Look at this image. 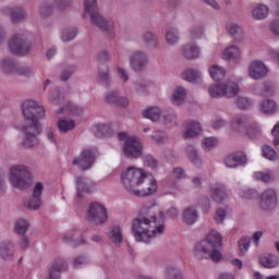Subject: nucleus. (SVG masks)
<instances>
[{
	"instance_id": "1",
	"label": "nucleus",
	"mask_w": 279,
	"mask_h": 279,
	"mask_svg": "<svg viewBox=\"0 0 279 279\" xmlns=\"http://www.w3.org/2000/svg\"><path fill=\"white\" fill-rule=\"evenodd\" d=\"M140 217L131 222V232L137 243H150L156 236L165 233V211L158 215L144 205L138 210Z\"/></svg>"
},
{
	"instance_id": "2",
	"label": "nucleus",
	"mask_w": 279,
	"mask_h": 279,
	"mask_svg": "<svg viewBox=\"0 0 279 279\" xmlns=\"http://www.w3.org/2000/svg\"><path fill=\"white\" fill-rule=\"evenodd\" d=\"M24 123L22 132L24 133L23 146L32 149L38 145V135L43 132L40 119H45V107L36 102V100H26L22 105Z\"/></svg>"
},
{
	"instance_id": "3",
	"label": "nucleus",
	"mask_w": 279,
	"mask_h": 279,
	"mask_svg": "<svg viewBox=\"0 0 279 279\" xmlns=\"http://www.w3.org/2000/svg\"><path fill=\"white\" fill-rule=\"evenodd\" d=\"M222 238L217 230H211L205 240L198 242L194 247V256L197 260L210 258L214 263L223 260V255L219 251L221 247Z\"/></svg>"
},
{
	"instance_id": "4",
	"label": "nucleus",
	"mask_w": 279,
	"mask_h": 279,
	"mask_svg": "<svg viewBox=\"0 0 279 279\" xmlns=\"http://www.w3.org/2000/svg\"><path fill=\"white\" fill-rule=\"evenodd\" d=\"M10 182L14 189L25 191L32 186V171L25 165H15L10 168Z\"/></svg>"
},
{
	"instance_id": "5",
	"label": "nucleus",
	"mask_w": 279,
	"mask_h": 279,
	"mask_svg": "<svg viewBox=\"0 0 279 279\" xmlns=\"http://www.w3.org/2000/svg\"><path fill=\"white\" fill-rule=\"evenodd\" d=\"M84 8L89 14L93 25H96V27L102 32H111V29H114V22L112 20H107L99 14L97 0H84Z\"/></svg>"
},
{
	"instance_id": "6",
	"label": "nucleus",
	"mask_w": 279,
	"mask_h": 279,
	"mask_svg": "<svg viewBox=\"0 0 279 279\" xmlns=\"http://www.w3.org/2000/svg\"><path fill=\"white\" fill-rule=\"evenodd\" d=\"M147 175V172L141 168H136L134 166H131L126 168V170L122 174V184L129 191V193H132L134 195L135 191L138 186H141V183Z\"/></svg>"
},
{
	"instance_id": "7",
	"label": "nucleus",
	"mask_w": 279,
	"mask_h": 279,
	"mask_svg": "<svg viewBox=\"0 0 279 279\" xmlns=\"http://www.w3.org/2000/svg\"><path fill=\"white\" fill-rule=\"evenodd\" d=\"M34 46L29 38L25 37V35H15L9 40V51L11 53H16L17 56H27L32 53Z\"/></svg>"
},
{
	"instance_id": "8",
	"label": "nucleus",
	"mask_w": 279,
	"mask_h": 279,
	"mask_svg": "<svg viewBox=\"0 0 279 279\" xmlns=\"http://www.w3.org/2000/svg\"><path fill=\"white\" fill-rule=\"evenodd\" d=\"M108 219V211L106 207L100 203H92L87 209V221L95 223L96 226H101L106 223Z\"/></svg>"
},
{
	"instance_id": "9",
	"label": "nucleus",
	"mask_w": 279,
	"mask_h": 279,
	"mask_svg": "<svg viewBox=\"0 0 279 279\" xmlns=\"http://www.w3.org/2000/svg\"><path fill=\"white\" fill-rule=\"evenodd\" d=\"M157 191L158 182L151 174H146V177H144L142 183H140L137 190H135V193H133V195H135L136 197H149L151 195H156Z\"/></svg>"
},
{
	"instance_id": "10",
	"label": "nucleus",
	"mask_w": 279,
	"mask_h": 279,
	"mask_svg": "<svg viewBox=\"0 0 279 279\" xmlns=\"http://www.w3.org/2000/svg\"><path fill=\"white\" fill-rule=\"evenodd\" d=\"M122 153L125 158H141L143 156V143L138 137H129L124 141Z\"/></svg>"
},
{
	"instance_id": "11",
	"label": "nucleus",
	"mask_w": 279,
	"mask_h": 279,
	"mask_svg": "<svg viewBox=\"0 0 279 279\" xmlns=\"http://www.w3.org/2000/svg\"><path fill=\"white\" fill-rule=\"evenodd\" d=\"M269 74V68L260 60L251 61L248 64V77L251 80H265Z\"/></svg>"
},
{
	"instance_id": "12",
	"label": "nucleus",
	"mask_w": 279,
	"mask_h": 279,
	"mask_svg": "<svg viewBox=\"0 0 279 279\" xmlns=\"http://www.w3.org/2000/svg\"><path fill=\"white\" fill-rule=\"evenodd\" d=\"M95 162V155L93 150L86 149L81 153V155L73 159L72 165L78 167L81 171H88L93 163Z\"/></svg>"
},
{
	"instance_id": "13",
	"label": "nucleus",
	"mask_w": 279,
	"mask_h": 279,
	"mask_svg": "<svg viewBox=\"0 0 279 279\" xmlns=\"http://www.w3.org/2000/svg\"><path fill=\"white\" fill-rule=\"evenodd\" d=\"M209 196L216 204H223L230 197L226 185L221 183H215L209 187Z\"/></svg>"
},
{
	"instance_id": "14",
	"label": "nucleus",
	"mask_w": 279,
	"mask_h": 279,
	"mask_svg": "<svg viewBox=\"0 0 279 279\" xmlns=\"http://www.w3.org/2000/svg\"><path fill=\"white\" fill-rule=\"evenodd\" d=\"M278 204V194L276 190L268 189L260 196V207L264 210H271V208H276Z\"/></svg>"
},
{
	"instance_id": "15",
	"label": "nucleus",
	"mask_w": 279,
	"mask_h": 279,
	"mask_svg": "<svg viewBox=\"0 0 279 279\" xmlns=\"http://www.w3.org/2000/svg\"><path fill=\"white\" fill-rule=\"evenodd\" d=\"M2 13L5 16H10L11 23L14 25H17V23H23L27 16L25 10L21 7H5L2 9Z\"/></svg>"
},
{
	"instance_id": "16",
	"label": "nucleus",
	"mask_w": 279,
	"mask_h": 279,
	"mask_svg": "<svg viewBox=\"0 0 279 279\" xmlns=\"http://www.w3.org/2000/svg\"><path fill=\"white\" fill-rule=\"evenodd\" d=\"M225 165L229 169L243 167V165H247V156L243 153H232L225 158Z\"/></svg>"
},
{
	"instance_id": "17",
	"label": "nucleus",
	"mask_w": 279,
	"mask_h": 279,
	"mask_svg": "<svg viewBox=\"0 0 279 279\" xmlns=\"http://www.w3.org/2000/svg\"><path fill=\"white\" fill-rule=\"evenodd\" d=\"M95 189V183L86 177L76 178V192L77 196L82 197L84 193H93Z\"/></svg>"
},
{
	"instance_id": "18",
	"label": "nucleus",
	"mask_w": 279,
	"mask_h": 279,
	"mask_svg": "<svg viewBox=\"0 0 279 279\" xmlns=\"http://www.w3.org/2000/svg\"><path fill=\"white\" fill-rule=\"evenodd\" d=\"M130 62L134 71H143L147 66V54L143 51H135L132 53Z\"/></svg>"
},
{
	"instance_id": "19",
	"label": "nucleus",
	"mask_w": 279,
	"mask_h": 279,
	"mask_svg": "<svg viewBox=\"0 0 279 279\" xmlns=\"http://www.w3.org/2000/svg\"><path fill=\"white\" fill-rule=\"evenodd\" d=\"M66 262L62 258H58L56 259L50 269L49 272L47 275V279H60V274H62V271H66Z\"/></svg>"
},
{
	"instance_id": "20",
	"label": "nucleus",
	"mask_w": 279,
	"mask_h": 279,
	"mask_svg": "<svg viewBox=\"0 0 279 279\" xmlns=\"http://www.w3.org/2000/svg\"><path fill=\"white\" fill-rule=\"evenodd\" d=\"M227 32L232 36L235 43H243L245 40V31L239 24H227Z\"/></svg>"
},
{
	"instance_id": "21",
	"label": "nucleus",
	"mask_w": 279,
	"mask_h": 279,
	"mask_svg": "<svg viewBox=\"0 0 279 279\" xmlns=\"http://www.w3.org/2000/svg\"><path fill=\"white\" fill-rule=\"evenodd\" d=\"M242 56L243 50H241L236 45L227 47L222 52L223 60H228L229 62L241 60Z\"/></svg>"
},
{
	"instance_id": "22",
	"label": "nucleus",
	"mask_w": 279,
	"mask_h": 279,
	"mask_svg": "<svg viewBox=\"0 0 279 279\" xmlns=\"http://www.w3.org/2000/svg\"><path fill=\"white\" fill-rule=\"evenodd\" d=\"M181 53L186 60H195L199 58V47L192 43L185 44L181 48Z\"/></svg>"
},
{
	"instance_id": "23",
	"label": "nucleus",
	"mask_w": 279,
	"mask_h": 279,
	"mask_svg": "<svg viewBox=\"0 0 279 279\" xmlns=\"http://www.w3.org/2000/svg\"><path fill=\"white\" fill-rule=\"evenodd\" d=\"M259 263L263 265V267H266L267 269H274V267H278L279 265V258L277 255H262L259 257Z\"/></svg>"
},
{
	"instance_id": "24",
	"label": "nucleus",
	"mask_w": 279,
	"mask_h": 279,
	"mask_svg": "<svg viewBox=\"0 0 279 279\" xmlns=\"http://www.w3.org/2000/svg\"><path fill=\"white\" fill-rule=\"evenodd\" d=\"M142 40L148 49H156L158 47V36L153 32H146L142 35Z\"/></svg>"
},
{
	"instance_id": "25",
	"label": "nucleus",
	"mask_w": 279,
	"mask_h": 279,
	"mask_svg": "<svg viewBox=\"0 0 279 279\" xmlns=\"http://www.w3.org/2000/svg\"><path fill=\"white\" fill-rule=\"evenodd\" d=\"M19 63H15L12 59H3L0 62V68L7 75H15Z\"/></svg>"
},
{
	"instance_id": "26",
	"label": "nucleus",
	"mask_w": 279,
	"mask_h": 279,
	"mask_svg": "<svg viewBox=\"0 0 279 279\" xmlns=\"http://www.w3.org/2000/svg\"><path fill=\"white\" fill-rule=\"evenodd\" d=\"M225 97H236L238 93H241V87L235 82L229 81L227 83H222Z\"/></svg>"
},
{
	"instance_id": "27",
	"label": "nucleus",
	"mask_w": 279,
	"mask_h": 279,
	"mask_svg": "<svg viewBox=\"0 0 279 279\" xmlns=\"http://www.w3.org/2000/svg\"><path fill=\"white\" fill-rule=\"evenodd\" d=\"M14 256V245L11 242H2L0 244V257L3 260H10Z\"/></svg>"
},
{
	"instance_id": "28",
	"label": "nucleus",
	"mask_w": 279,
	"mask_h": 279,
	"mask_svg": "<svg viewBox=\"0 0 279 279\" xmlns=\"http://www.w3.org/2000/svg\"><path fill=\"white\" fill-rule=\"evenodd\" d=\"M260 112L263 114H276L278 111V105H276V101L271 99H266L260 102Z\"/></svg>"
},
{
	"instance_id": "29",
	"label": "nucleus",
	"mask_w": 279,
	"mask_h": 279,
	"mask_svg": "<svg viewBox=\"0 0 279 279\" xmlns=\"http://www.w3.org/2000/svg\"><path fill=\"white\" fill-rule=\"evenodd\" d=\"M197 210L195 207H186L183 211V221L186 226H193L197 221Z\"/></svg>"
},
{
	"instance_id": "30",
	"label": "nucleus",
	"mask_w": 279,
	"mask_h": 279,
	"mask_svg": "<svg viewBox=\"0 0 279 279\" xmlns=\"http://www.w3.org/2000/svg\"><path fill=\"white\" fill-rule=\"evenodd\" d=\"M186 99V89L184 87H177L172 94V104L182 106Z\"/></svg>"
},
{
	"instance_id": "31",
	"label": "nucleus",
	"mask_w": 279,
	"mask_h": 279,
	"mask_svg": "<svg viewBox=\"0 0 279 279\" xmlns=\"http://www.w3.org/2000/svg\"><path fill=\"white\" fill-rule=\"evenodd\" d=\"M109 236L114 245H121L123 243V230L119 226L111 228Z\"/></svg>"
},
{
	"instance_id": "32",
	"label": "nucleus",
	"mask_w": 279,
	"mask_h": 279,
	"mask_svg": "<svg viewBox=\"0 0 279 279\" xmlns=\"http://www.w3.org/2000/svg\"><path fill=\"white\" fill-rule=\"evenodd\" d=\"M252 14L255 21H263V19H267V15L269 14V7L258 4L255 9H253Z\"/></svg>"
},
{
	"instance_id": "33",
	"label": "nucleus",
	"mask_w": 279,
	"mask_h": 279,
	"mask_svg": "<svg viewBox=\"0 0 279 279\" xmlns=\"http://www.w3.org/2000/svg\"><path fill=\"white\" fill-rule=\"evenodd\" d=\"M166 41L168 45H178L180 43V31L171 27L166 32Z\"/></svg>"
},
{
	"instance_id": "34",
	"label": "nucleus",
	"mask_w": 279,
	"mask_h": 279,
	"mask_svg": "<svg viewBox=\"0 0 279 279\" xmlns=\"http://www.w3.org/2000/svg\"><path fill=\"white\" fill-rule=\"evenodd\" d=\"M182 80H185V82H197L202 80V73L194 69H187L182 72Z\"/></svg>"
},
{
	"instance_id": "35",
	"label": "nucleus",
	"mask_w": 279,
	"mask_h": 279,
	"mask_svg": "<svg viewBox=\"0 0 279 279\" xmlns=\"http://www.w3.org/2000/svg\"><path fill=\"white\" fill-rule=\"evenodd\" d=\"M209 75L215 82H221L226 77V70L219 65H211L209 68Z\"/></svg>"
},
{
	"instance_id": "36",
	"label": "nucleus",
	"mask_w": 279,
	"mask_h": 279,
	"mask_svg": "<svg viewBox=\"0 0 279 279\" xmlns=\"http://www.w3.org/2000/svg\"><path fill=\"white\" fill-rule=\"evenodd\" d=\"M202 132L199 122H191L189 129L184 132V138H195Z\"/></svg>"
},
{
	"instance_id": "37",
	"label": "nucleus",
	"mask_w": 279,
	"mask_h": 279,
	"mask_svg": "<svg viewBox=\"0 0 279 279\" xmlns=\"http://www.w3.org/2000/svg\"><path fill=\"white\" fill-rule=\"evenodd\" d=\"M59 132L66 134V132H71V130H75V121L71 119H61L58 121Z\"/></svg>"
},
{
	"instance_id": "38",
	"label": "nucleus",
	"mask_w": 279,
	"mask_h": 279,
	"mask_svg": "<svg viewBox=\"0 0 279 279\" xmlns=\"http://www.w3.org/2000/svg\"><path fill=\"white\" fill-rule=\"evenodd\" d=\"M162 116V112L158 107H150L145 110L144 117L146 119H149L150 121H160V117Z\"/></svg>"
},
{
	"instance_id": "39",
	"label": "nucleus",
	"mask_w": 279,
	"mask_h": 279,
	"mask_svg": "<svg viewBox=\"0 0 279 279\" xmlns=\"http://www.w3.org/2000/svg\"><path fill=\"white\" fill-rule=\"evenodd\" d=\"M208 94L210 95V97H214L215 99L219 97H225L223 83L210 85L208 87Z\"/></svg>"
},
{
	"instance_id": "40",
	"label": "nucleus",
	"mask_w": 279,
	"mask_h": 279,
	"mask_svg": "<svg viewBox=\"0 0 279 279\" xmlns=\"http://www.w3.org/2000/svg\"><path fill=\"white\" fill-rule=\"evenodd\" d=\"M29 228V222L25 219H17L14 225V230L16 234H25Z\"/></svg>"
},
{
	"instance_id": "41",
	"label": "nucleus",
	"mask_w": 279,
	"mask_h": 279,
	"mask_svg": "<svg viewBox=\"0 0 279 279\" xmlns=\"http://www.w3.org/2000/svg\"><path fill=\"white\" fill-rule=\"evenodd\" d=\"M245 123H247V118L243 116H238L233 118L232 130H234V132H241V128L244 126Z\"/></svg>"
},
{
	"instance_id": "42",
	"label": "nucleus",
	"mask_w": 279,
	"mask_h": 279,
	"mask_svg": "<svg viewBox=\"0 0 279 279\" xmlns=\"http://www.w3.org/2000/svg\"><path fill=\"white\" fill-rule=\"evenodd\" d=\"M204 36V27L196 25L190 29V38L197 40Z\"/></svg>"
},
{
	"instance_id": "43",
	"label": "nucleus",
	"mask_w": 279,
	"mask_h": 279,
	"mask_svg": "<svg viewBox=\"0 0 279 279\" xmlns=\"http://www.w3.org/2000/svg\"><path fill=\"white\" fill-rule=\"evenodd\" d=\"M39 14L47 19V16H51L53 14V5L50 3H44L39 7Z\"/></svg>"
},
{
	"instance_id": "44",
	"label": "nucleus",
	"mask_w": 279,
	"mask_h": 279,
	"mask_svg": "<svg viewBox=\"0 0 279 279\" xmlns=\"http://www.w3.org/2000/svg\"><path fill=\"white\" fill-rule=\"evenodd\" d=\"M263 156L264 158H267V160H278V155L276 154V150H274V148H271L270 146L263 147Z\"/></svg>"
},
{
	"instance_id": "45",
	"label": "nucleus",
	"mask_w": 279,
	"mask_h": 279,
	"mask_svg": "<svg viewBox=\"0 0 279 279\" xmlns=\"http://www.w3.org/2000/svg\"><path fill=\"white\" fill-rule=\"evenodd\" d=\"M166 279H184V276L178 268H168L166 272Z\"/></svg>"
},
{
	"instance_id": "46",
	"label": "nucleus",
	"mask_w": 279,
	"mask_h": 279,
	"mask_svg": "<svg viewBox=\"0 0 279 279\" xmlns=\"http://www.w3.org/2000/svg\"><path fill=\"white\" fill-rule=\"evenodd\" d=\"M41 204L43 202L39 197L33 196L28 202L24 203V206H27V208H31V210H38Z\"/></svg>"
},
{
	"instance_id": "47",
	"label": "nucleus",
	"mask_w": 279,
	"mask_h": 279,
	"mask_svg": "<svg viewBox=\"0 0 279 279\" xmlns=\"http://www.w3.org/2000/svg\"><path fill=\"white\" fill-rule=\"evenodd\" d=\"M235 104L240 110H247L250 106H252V100L247 97L240 96L236 100Z\"/></svg>"
},
{
	"instance_id": "48",
	"label": "nucleus",
	"mask_w": 279,
	"mask_h": 279,
	"mask_svg": "<svg viewBox=\"0 0 279 279\" xmlns=\"http://www.w3.org/2000/svg\"><path fill=\"white\" fill-rule=\"evenodd\" d=\"M98 78L104 84H108V82H110V70H108V66H102L99 69Z\"/></svg>"
},
{
	"instance_id": "49",
	"label": "nucleus",
	"mask_w": 279,
	"mask_h": 279,
	"mask_svg": "<svg viewBox=\"0 0 279 279\" xmlns=\"http://www.w3.org/2000/svg\"><path fill=\"white\" fill-rule=\"evenodd\" d=\"M77 36V29H66L62 33V40L63 43H71Z\"/></svg>"
},
{
	"instance_id": "50",
	"label": "nucleus",
	"mask_w": 279,
	"mask_h": 279,
	"mask_svg": "<svg viewBox=\"0 0 279 279\" xmlns=\"http://www.w3.org/2000/svg\"><path fill=\"white\" fill-rule=\"evenodd\" d=\"M33 70L29 66L17 65L15 70V75H21L22 77H29L32 75Z\"/></svg>"
},
{
	"instance_id": "51",
	"label": "nucleus",
	"mask_w": 279,
	"mask_h": 279,
	"mask_svg": "<svg viewBox=\"0 0 279 279\" xmlns=\"http://www.w3.org/2000/svg\"><path fill=\"white\" fill-rule=\"evenodd\" d=\"M186 151L190 160H192L194 165H197L199 162V155L197 154V150L193 146H189Z\"/></svg>"
},
{
	"instance_id": "52",
	"label": "nucleus",
	"mask_w": 279,
	"mask_h": 279,
	"mask_svg": "<svg viewBox=\"0 0 279 279\" xmlns=\"http://www.w3.org/2000/svg\"><path fill=\"white\" fill-rule=\"evenodd\" d=\"M226 216H227L226 209L217 208L214 219H215L216 223H223V221L226 220Z\"/></svg>"
},
{
	"instance_id": "53",
	"label": "nucleus",
	"mask_w": 279,
	"mask_h": 279,
	"mask_svg": "<svg viewBox=\"0 0 279 279\" xmlns=\"http://www.w3.org/2000/svg\"><path fill=\"white\" fill-rule=\"evenodd\" d=\"M254 178L255 180H260L262 182H271L275 177L271 173L256 172Z\"/></svg>"
},
{
	"instance_id": "54",
	"label": "nucleus",
	"mask_w": 279,
	"mask_h": 279,
	"mask_svg": "<svg viewBox=\"0 0 279 279\" xmlns=\"http://www.w3.org/2000/svg\"><path fill=\"white\" fill-rule=\"evenodd\" d=\"M246 136H248V138H258V136H260V130L255 125H251L246 129Z\"/></svg>"
},
{
	"instance_id": "55",
	"label": "nucleus",
	"mask_w": 279,
	"mask_h": 279,
	"mask_svg": "<svg viewBox=\"0 0 279 279\" xmlns=\"http://www.w3.org/2000/svg\"><path fill=\"white\" fill-rule=\"evenodd\" d=\"M250 243H251V239L250 238H242L239 242V247H240V252L242 254H245V252H247V250H250Z\"/></svg>"
},
{
	"instance_id": "56",
	"label": "nucleus",
	"mask_w": 279,
	"mask_h": 279,
	"mask_svg": "<svg viewBox=\"0 0 279 279\" xmlns=\"http://www.w3.org/2000/svg\"><path fill=\"white\" fill-rule=\"evenodd\" d=\"M155 143H157L158 145H162V143H167V135H165V133L162 132H157L154 136H153Z\"/></svg>"
},
{
	"instance_id": "57",
	"label": "nucleus",
	"mask_w": 279,
	"mask_h": 279,
	"mask_svg": "<svg viewBox=\"0 0 279 279\" xmlns=\"http://www.w3.org/2000/svg\"><path fill=\"white\" fill-rule=\"evenodd\" d=\"M145 165L151 169H156V167H158V160H156L151 155H148L145 158Z\"/></svg>"
},
{
	"instance_id": "58",
	"label": "nucleus",
	"mask_w": 279,
	"mask_h": 279,
	"mask_svg": "<svg viewBox=\"0 0 279 279\" xmlns=\"http://www.w3.org/2000/svg\"><path fill=\"white\" fill-rule=\"evenodd\" d=\"M98 62H108L110 60V52L108 50H102L97 54Z\"/></svg>"
},
{
	"instance_id": "59",
	"label": "nucleus",
	"mask_w": 279,
	"mask_h": 279,
	"mask_svg": "<svg viewBox=\"0 0 279 279\" xmlns=\"http://www.w3.org/2000/svg\"><path fill=\"white\" fill-rule=\"evenodd\" d=\"M117 101L118 102H116L113 106H118L120 108H128L130 106V100L126 97L120 96Z\"/></svg>"
},
{
	"instance_id": "60",
	"label": "nucleus",
	"mask_w": 279,
	"mask_h": 279,
	"mask_svg": "<svg viewBox=\"0 0 279 279\" xmlns=\"http://www.w3.org/2000/svg\"><path fill=\"white\" fill-rule=\"evenodd\" d=\"M147 86H149V84L147 83V81H140L136 83L135 85V90L137 93H145V90H147Z\"/></svg>"
},
{
	"instance_id": "61",
	"label": "nucleus",
	"mask_w": 279,
	"mask_h": 279,
	"mask_svg": "<svg viewBox=\"0 0 279 279\" xmlns=\"http://www.w3.org/2000/svg\"><path fill=\"white\" fill-rule=\"evenodd\" d=\"M120 97H121V96H119V93L112 92V93H110L109 95H107L106 100H107L108 104H113V105H116V104L118 102L117 100H118Z\"/></svg>"
},
{
	"instance_id": "62",
	"label": "nucleus",
	"mask_w": 279,
	"mask_h": 279,
	"mask_svg": "<svg viewBox=\"0 0 279 279\" xmlns=\"http://www.w3.org/2000/svg\"><path fill=\"white\" fill-rule=\"evenodd\" d=\"M203 145L207 149H210L211 147H215V145H217V138H215V137H207V138L204 140Z\"/></svg>"
},
{
	"instance_id": "63",
	"label": "nucleus",
	"mask_w": 279,
	"mask_h": 279,
	"mask_svg": "<svg viewBox=\"0 0 279 279\" xmlns=\"http://www.w3.org/2000/svg\"><path fill=\"white\" fill-rule=\"evenodd\" d=\"M43 189H45L43 183H36L35 187L33 190V197H39L40 198V195H43Z\"/></svg>"
},
{
	"instance_id": "64",
	"label": "nucleus",
	"mask_w": 279,
	"mask_h": 279,
	"mask_svg": "<svg viewBox=\"0 0 279 279\" xmlns=\"http://www.w3.org/2000/svg\"><path fill=\"white\" fill-rule=\"evenodd\" d=\"M269 29L275 34V36H279V20H275L269 24Z\"/></svg>"
}]
</instances>
